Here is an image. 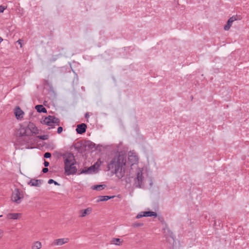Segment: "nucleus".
Listing matches in <instances>:
<instances>
[{
  "label": "nucleus",
  "instance_id": "obj_1",
  "mask_svg": "<svg viewBox=\"0 0 249 249\" xmlns=\"http://www.w3.org/2000/svg\"><path fill=\"white\" fill-rule=\"evenodd\" d=\"M39 133V130L36 125L31 122H26L20 124L19 128L16 132L17 137L16 145H28L31 142L29 136L36 135Z\"/></svg>",
  "mask_w": 249,
  "mask_h": 249
},
{
  "label": "nucleus",
  "instance_id": "obj_2",
  "mask_svg": "<svg viewBox=\"0 0 249 249\" xmlns=\"http://www.w3.org/2000/svg\"><path fill=\"white\" fill-rule=\"evenodd\" d=\"M125 165L122 158L119 156L113 158L107 164V170H111V173L114 174L118 178H122L124 176L122 172L123 166Z\"/></svg>",
  "mask_w": 249,
  "mask_h": 249
},
{
  "label": "nucleus",
  "instance_id": "obj_3",
  "mask_svg": "<svg viewBox=\"0 0 249 249\" xmlns=\"http://www.w3.org/2000/svg\"><path fill=\"white\" fill-rule=\"evenodd\" d=\"M63 157L65 164V171L68 175H73L77 172V169L74 166L75 160L73 154L70 152H66L61 154Z\"/></svg>",
  "mask_w": 249,
  "mask_h": 249
},
{
  "label": "nucleus",
  "instance_id": "obj_4",
  "mask_svg": "<svg viewBox=\"0 0 249 249\" xmlns=\"http://www.w3.org/2000/svg\"><path fill=\"white\" fill-rule=\"evenodd\" d=\"M41 122L48 126H51V127L48 128L50 129L51 128H54L56 125H59L60 120L59 118L54 116L49 115L46 117Z\"/></svg>",
  "mask_w": 249,
  "mask_h": 249
},
{
  "label": "nucleus",
  "instance_id": "obj_5",
  "mask_svg": "<svg viewBox=\"0 0 249 249\" xmlns=\"http://www.w3.org/2000/svg\"><path fill=\"white\" fill-rule=\"evenodd\" d=\"M23 197L24 195L23 192L19 189L16 188L13 192L11 199L13 202L17 204H19Z\"/></svg>",
  "mask_w": 249,
  "mask_h": 249
},
{
  "label": "nucleus",
  "instance_id": "obj_6",
  "mask_svg": "<svg viewBox=\"0 0 249 249\" xmlns=\"http://www.w3.org/2000/svg\"><path fill=\"white\" fill-rule=\"evenodd\" d=\"M143 178L142 171L139 170L137 172L136 178L134 179L136 187L142 188L144 187Z\"/></svg>",
  "mask_w": 249,
  "mask_h": 249
},
{
  "label": "nucleus",
  "instance_id": "obj_7",
  "mask_svg": "<svg viewBox=\"0 0 249 249\" xmlns=\"http://www.w3.org/2000/svg\"><path fill=\"white\" fill-rule=\"evenodd\" d=\"M102 162L100 159H98L97 161L91 166L87 168L86 169L83 170L81 173L82 174H90L95 172L100 167Z\"/></svg>",
  "mask_w": 249,
  "mask_h": 249
},
{
  "label": "nucleus",
  "instance_id": "obj_8",
  "mask_svg": "<svg viewBox=\"0 0 249 249\" xmlns=\"http://www.w3.org/2000/svg\"><path fill=\"white\" fill-rule=\"evenodd\" d=\"M14 114L18 120H20L23 117L24 112L18 106H17L14 109Z\"/></svg>",
  "mask_w": 249,
  "mask_h": 249
},
{
  "label": "nucleus",
  "instance_id": "obj_9",
  "mask_svg": "<svg viewBox=\"0 0 249 249\" xmlns=\"http://www.w3.org/2000/svg\"><path fill=\"white\" fill-rule=\"evenodd\" d=\"M69 239L68 238H60L54 240L52 243L53 246H62L63 244L69 242Z\"/></svg>",
  "mask_w": 249,
  "mask_h": 249
},
{
  "label": "nucleus",
  "instance_id": "obj_10",
  "mask_svg": "<svg viewBox=\"0 0 249 249\" xmlns=\"http://www.w3.org/2000/svg\"><path fill=\"white\" fill-rule=\"evenodd\" d=\"M87 129V125L84 123L79 124L77 125L76 131L77 134H82L84 133Z\"/></svg>",
  "mask_w": 249,
  "mask_h": 249
},
{
  "label": "nucleus",
  "instance_id": "obj_11",
  "mask_svg": "<svg viewBox=\"0 0 249 249\" xmlns=\"http://www.w3.org/2000/svg\"><path fill=\"white\" fill-rule=\"evenodd\" d=\"M128 160L132 164H135L138 161V158L134 153L130 152L128 154Z\"/></svg>",
  "mask_w": 249,
  "mask_h": 249
},
{
  "label": "nucleus",
  "instance_id": "obj_12",
  "mask_svg": "<svg viewBox=\"0 0 249 249\" xmlns=\"http://www.w3.org/2000/svg\"><path fill=\"white\" fill-rule=\"evenodd\" d=\"M237 16H232L231 17V18H230L228 21H227V23L226 25H225L224 27V29L226 31H228L229 30V29L230 28L231 26V24L232 23V22L235 21V20H236L237 19Z\"/></svg>",
  "mask_w": 249,
  "mask_h": 249
},
{
  "label": "nucleus",
  "instance_id": "obj_13",
  "mask_svg": "<svg viewBox=\"0 0 249 249\" xmlns=\"http://www.w3.org/2000/svg\"><path fill=\"white\" fill-rule=\"evenodd\" d=\"M42 182L43 180L41 179H32L28 183V184L32 186L39 187Z\"/></svg>",
  "mask_w": 249,
  "mask_h": 249
},
{
  "label": "nucleus",
  "instance_id": "obj_14",
  "mask_svg": "<svg viewBox=\"0 0 249 249\" xmlns=\"http://www.w3.org/2000/svg\"><path fill=\"white\" fill-rule=\"evenodd\" d=\"M21 215L20 213H9L6 215V218L8 219H18Z\"/></svg>",
  "mask_w": 249,
  "mask_h": 249
},
{
  "label": "nucleus",
  "instance_id": "obj_15",
  "mask_svg": "<svg viewBox=\"0 0 249 249\" xmlns=\"http://www.w3.org/2000/svg\"><path fill=\"white\" fill-rule=\"evenodd\" d=\"M92 211L91 208L89 207L85 210H82L80 211V216L81 217H85L87 215H89L90 213Z\"/></svg>",
  "mask_w": 249,
  "mask_h": 249
},
{
  "label": "nucleus",
  "instance_id": "obj_16",
  "mask_svg": "<svg viewBox=\"0 0 249 249\" xmlns=\"http://www.w3.org/2000/svg\"><path fill=\"white\" fill-rule=\"evenodd\" d=\"M114 197V196H98L97 202L107 201Z\"/></svg>",
  "mask_w": 249,
  "mask_h": 249
},
{
  "label": "nucleus",
  "instance_id": "obj_17",
  "mask_svg": "<svg viewBox=\"0 0 249 249\" xmlns=\"http://www.w3.org/2000/svg\"><path fill=\"white\" fill-rule=\"evenodd\" d=\"M36 109L37 110V111L39 113H46L47 112V109L45 107H43L42 105H38L36 106L35 107Z\"/></svg>",
  "mask_w": 249,
  "mask_h": 249
},
{
  "label": "nucleus",
  "instance_id": "obj_18",
  "mask_svg": "<svg viewBox=\"0 0 249 249\" xmlns=\"http://www.w3.org/2000/svg\"><path fill=\"white\" fill-rule=\"evenodd\" d=\"M123 241L121 240L120 238H113L110 241L111 244H114L115 245L120 246L123 243Z\"/></svg>",
  "mask_w": 249,
  "mask_h": 249
},
{
  "label": "nucleus",
  "instance_id": "obj_19",
  "mask_svg": "<svg viewBox=\"0 0 249 249\" xmlns=\"http://www.w3.org/2000/svg\"><path fill=\"white\" fill-rule=\"evenodd\" d=\"M143 215H144L145 217L154 216L156 217L157 216V214L156 212L152 211H144Z\"/></svg>",
  "mask_w": 249,
  "mask_h": 249
},
{
  "label": "nucleus",
  "instance_id": "obj_20",
  "mask_svg": "<svg viewBox=\"0 0 249 249\" xmlns=\"http://www.w3.org/2000/svg\"><path fill=\"white\" fill-rule=\"evenodd\" d=\"M85 147H88L89 149L95 148V144L90 141H87L85 142Z\"/></svg>",
  "mask_w": 249,
  "mask_h": 249
},
{
  "label": "nucleus",
  "instance_id": "obj_21",
  "mask_svg": "<svg viewBox=\"0 0 249 249\" xmlns=\"http://www.w3.org/2000/svg\"><path fill=\"white\" fill-rule=\"evenodd\" d=\"M106 187L105 184H100L94 185L92 187V189L98 191H101L104 189Z\"/></svg>",
  "mask_w": 249,
  "mask_h": 249
},
{
  "label": "nucleus",
  "instance_id": "obj_22",
  "mask_svg": "<svg viewBox=\"0 0 249 249\" xmlns=\"http://www.w3.org/2000/svg\"><path fill=\"white\" fill-rule=\"evenodd\" d=\"M41 248V244L40 242L37 241L32 246V249H40Z\"/></svg>",
  "mask_w": 249,
  "mask_h": 249
},
{
  "label": "nucleus",
  "instance_id": "obj_23",
  "mask_svg": "<svg viewBox=\"0 0 249 249\" xmlns=\"http://www.w3.org/2000/svg\"><path fill=\"white\" fill-rule=\"evenodd\" d=\"M163 232L164 233H166L167 232V235L168 236H170L172 238H173V233L169 229V228H164L163 229Z\"/></svg>",
  "mask_w": 249,
  "mask_h": 249
},
{
  "label": "nucleus",
  "instance_id": "obj_24",
  "mask_svg": "<svg viewBox=\"0 0 249 249\" xmlns=\"http://www.w3.org/2000/svg\"><path fill=\"white\" fill-rule=\"evenodd\" d=\"M37 138L42 140H46L49 138V136L47 135H40L38 136Z\"/></svg>",
  "mask_w": 249,
  "mask_h": 249
},
{
  "label": "nucleus",
  "instance_id": "obj_25",
  "mask_svg": "<svg viewBox=\"0 0 249 249\" xmlns=\"http://www.w3.org/2000/svg\"><path fill=\"white\" fill-rule=\"evenodd\" d=\"M48 183L49 184L54 183L55 185H59V184L58 182H57L56 181H54L53 179H50L48 180Z\"/></svg>",
  "mask_w": 249,
  "mask_h": 249
},
{
  "label": "nucleus",
  "instance_id": "obj_26",
  "mask_svg": "<svg viewBox=\"0 0 249 249\" xmlns=\"http://www.w3.org/2000/svg\"><path fill=\"white\" fill-rule=\"evenodd\" d=\"M144 215H143V212H141L140 213L138 214L137 216H136V218L138 219L140 218L141 217H144Z\"/></svg>",
  "mask_w": 249,
  "mask_h": 249
},
{
  "label": "nucleus",
  "instance_id": "obj_27",
  "mask_svg": "<svg viewBox=\"0 0 249 249\" xmlns=\"http://www.w3.org/2000/svg\"><path fill=\"white\" fill-rule=\"evenodd\" d=\"M44 157L45 158H50L51 157V153L50 152H46L44 154Z\"/></svg>",
  "mask_w": 249,
  "mask_h": 249
},
{
  "label": "nucleus",
  "instance_id": "obj_28",
  "mask_svg": "<svg viewBox=\"0 0 249 249\" xmlns=\"http://www.w3.org/2000/svg\"><path fill=\"white\" fill-rule=\"evenodd\" d=\"M143 226V224L142 223H135L133 224V226L134 227H140V226Z\"/></svg>",
  "mask_w": 249,
  "mask_h": 249
},
{
  "label": "nucleus",
  "instance_id": "obj_29",
  "mask_svg": "<svg viewBox=\"0 0 249 249\" xmlns=\"http://www.w3.org/2000/svg\"><path fill=\"white\" fill-rule=\"evenodd\" d=\"M63 127L62 126H59L57 128V132L58 134H60L63 131Z\"/></svg>",
  "mask_w": 249,
  "mask_h": 249
},
{
  "label": "nucleus",
  "instance_id": "obj_30",
  "mask_svg": "<svg viewBox=\"0 0 249 249\" xmlns=\"http://www.w3.org/2000/svg\"><path fill=\"white\" fill-rule=\"evenodd\" d=\"M5 8L4 6H0V13H3L4 10H5Z\"/></svg>",
  "mask_w": 249,
  "mask_h": 249
},
{
  "label": "nucleus",
  "instance_id": "obj_31",
  "mask_svg": "<svg viewBox=\"0 0 249 249\" xmlns=\"http://www.w3.org/2000/svg\"><path fill=\"white\" fill-rule=\"evenodd\" d=\"M23 41V40L18 39L17 42L19 45H20V46L21 48L22 47V43Z\"/></svg>",
  "mask_w": 249,
  "mask_h": 249
},
{
  "label": "nucleus",
  "instance_id": "obj_32",
  "mask_svg": "<svg viewBox=\"0 0 249 249\" xmlns=\"http://www.w3.org/2000/svg\"><path fill=\"white\" fill-rule=\"evenodd\" d=\"M49 170L47 167L43 168L42 169V172L44 173H46L48 172Z\"/></svg>",
  "mask_w": 249,
  "mask_h": 249
},
{
  "label": "nucleus",
  "instance_id": "obj_33",
  "mask_svg": "<svg viewBox=\"0 0 249 249\" xmlns=\"http://www.w3.org/2000/svg\"><path fill=\"white\" fill-rule=\"evenodd\" d=\"M44 165L45 167H47L49 165V162L48 161L44 160Z\"/></svg>",
  "mask_w": 249,
  "mask_h": 249
},
{
  "label": "nucleus",
  "instance_id": "obj_34",
  "mask_svg": "<svg viewBox=\"0 0 249 249\" xmlns=\"http://www.w3.org/2000/svg\"><path fill=\"white\" fill-rule=\"evenodd\" d=\"M74 147H75V149H77V150L78 151H79L80 149V146H79V145L78 146L75 145Z\"/></svg>",
  "mask_w": 249,
  "mask_h": 249
},
{
  "label": "nucleus",
  "instance_id": "obj_35",
  "mask_svg": "<svg viewBox=\"0 0 249 249\" xmlns=\"http://www.w3.org/2000/svg\"><path fill=\"white\" fill-rule=\"evenodd\" d=\"M85 117L86 119H88L89 117V115L88 113H86L85 114Z\"/></svg>",
  "mask_w": 249,
  "mask_h": 249
},
{
  "label": "nucleus",
  "instance_id": "obj_36",
  "mask_svg": "<svg viewBox=\"0 0 249 249\" xmlns=\"http://www.w3.org/2000/svg\"><path fill=\"white\" fill-rule=\"evenodd\" d=\"M2 233H3V232L1 230H0V238L2 237Z\"/></svg>",
  "mask_w": 249,
  "mask_h": 249
},
{
  "label": "nucleus",
  "instance_id": "obj_37",
  "mask_svg": "<svg viewBox=\"0 0 249 249\" xmlns=\"http://www.w3.org/2000/svg\"><path fill=\"white\" fill-rule=\"evenodd\" d=\"M72 71L73 72V73L75 74V75H76V79H77V80H78V76H77V74L75 73V72L74 71H73V70H72Z\"/></svg>",
  "mask_w": 249,
  "mask_h": 249
},
{
  "label": "nucleus",
  "instance_id": "obj_38",
  "mask_svg": "<svg viewBox=\"0 0 249 249\" xmlns=\"http://www.w3.org/2000/svg\"><path fill=\"white\" fill-rule=\"evenodd\" d=\"M2 41H3L2 38L0 36V43H1Z\"/></svg>",
  "mask_w": 249,
  "mask_h": 249
},
{
  "label": "nucleus",
  "instance_id": "obj_39",
  "mask_svg": "<svg viewBox=\"0 0 249 249\" xmlns=\"http://www.w3.org/2000/svg\"><path fill=\"white\" fill-rule=\"evenodd\" d=\"M216 225V221H214V224H213V226H215Z\"/></svg>",
  "mask_w": 249,
  "mask_h": 249
},
{
  "label": "nucleus",
  "instance_id": "obj_40",
  "mask_svg": "<svg viewBox=\"0 0 249 249\" xmlns=\"http://www.w3.org/2000/svg\"><path fill=\"white\" fill-rule=\"evenodd\" d=\"M2 215H0V217H2Z\"/></svg>",
  "mask_w": 249,
  "mask_h": 249
}]
</instances>
